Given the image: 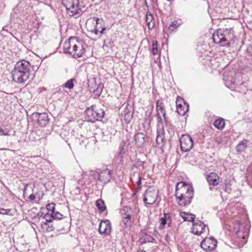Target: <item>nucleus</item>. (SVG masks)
Returning a JSON list of instances; mask_svg holds the SVG:
<instances>
[{"label": "nucleus", "instance_id": "2", "mask_svg": "<svg viewBox=\"0 0 252 252\" xmlns=\"http://www.w3.org/2000/svg\"><path fill=\"white\" fill-rule=\"evenodd\" d=\"M193 195L194 191L191 186L183 182L177 183L175 197L180 206H186L189 205Z\"/></svg>", "mask_w": 252, "mask_h": 252}, {"label": "nucleus", "instance_id": "6", "mask_svg": "<svg viewBox=\"0 0 252 252\" xmlns=\"http://www.w3.org/2000/svg\"><path fill=\"white\" fill-rule=\"evenodd\" d=\"M224 80L225 86L232 91H235L240 93H245L247 90V86L243 82L233 78L231 80L225 78Z\"/></svg>", "mask_w": 252, "mask_h": 252}, {"label": "nucleus", "instance_id": "27", "mask_svg": "<svg viewBox=\"0 0 252 252\" xmlns=\"http://www.w3.org/2000/svg\"><path fill=\"white\" fill-rule=\"evenodd\" d=\"M132 211L131 209L127 206H125L122 210V217L126 216V217L131 218Z\"/></svg>", "mask_w": 252, "mask_h": 252}, {"label": "nucleus", "instance_id": "36", "mask_svg": "<svg viewBox=\"0 0 252 252\" xmlns=\"http://www.w3.org/2000/svg\"><path fill=\"white\" fill-rule=\"evenodd\" d=\"M11 211V209H5L3 208H0V214L9 215Z\"/></svg>", "mask_w": 252, "mask_h": 252}, {"label": "nucleus", "instance_id": "44", "mask_svg": "<svg viewBox=\"0 0 252 252\" xmlns=\"http://www.w3.org/2000/svg\"><path fill=\"white\" fill-rule=\"evenodd\" d=\"M94 19L95 20L96 24H98V21L100 20V19L98 18L94 17Z\"/></svg>", "mask_w": 252, "mask_h": 252}, {"label": "nucleus", "instance_id": "15", "mask_svg": "<svg viewBox=\"0 0 252 252\" xmlns=\"http://www.w3.org/2000/svg\"><path fill=\"white\" fill-rule=\"evenodd\" d=\"M98 232L100 234L109 235L111 232V224L108 220H102L99 223Z\"/></svg>", "mask_w": 252, "mask_h": 252}, {"label": "nucleus", "instance_id": "39", "mask_svg": "<svg viewBox=\"0 0 252 252\" xmlns=\"http://www.w3.org/2000/svg\"><path fill=\"white\" fill-rule=\"evenodd\" d=\"M160 220L161 225H162L163 226H164L167 223V220L164 217L161 218L160 219Z\"/></svg>", "mask_w": 252, "mask_h": 252}, {"label": "nucleus", "instance_id": "49", "mask_svg": "<svg viewBox=\"0 0 252 252\" xmlns=\"http://www.w3.org/2000/svg\"><path fill=\"white\" fill-rule=\"evenodd\" d=\"M136 252H146L144 250H138Z\"/></svg>", "mask_w": 252, "mask_h": 252}, {"label": "nucleus", "instance_id": "5", "mask_svg": "<svg viewBox=\"0 0 252 252\" xmlns=\"http://www.w3.org/2000/svg\"><path fill=\"white\" fill-rule=\"evenodd\" d=\"M62 3L66 8V12L69 16H79L82 15V10L78 7L79 0H62Z\"/></svg>", "mask_w": 252, "mask_h": 252}, {"label": "nucleus", "instance_id": "33", "mask_svg": "<svg viewBox=\"0 0 252 252\" xmlns=\"http://www.w3.org/2000/svg\"><path fill=\"white\" fill-rule=\"evenodd\" d=\"M152 53L153 55H156L158 53V41L156 40L153 42Z\"/></svg>", "mask_w": 252, "mask_h": 252}, {"label": "nucleus", "instance_id": "31", "mask_svg": "<svg viewBox=\"0 0 252 252\" xmlns=\"http://www.w3.org/2000/svg\"><path fill=\"white\" fill-rule=\"evenodd\" d=\"M75 81L76 79L75 78H71V79L68 80L65 83H64L63 85V87L65 88L71 90L74 87V82Z\"/></svg>", "mask_w": 252, "mask_h": 252}, {"label": "nucleus", "instance_id": "41", "mask_svg": "<svg viewBox=\"0 0 252 252\" xmlns=\"http://www.w3.org/2000/svg\"><path fill=\"white\" fill-rule=\"evenodd\" d=\"M163 217L168 221L170 220L171 215L169 213H165Z\"/></svg>", "mask_w": 252, "mask_h": 252}, {"label": "nucleus", "instance_id": "16", "mask_svg": "<svg viewBox=\"0 0 252 252\" xmlns=\"http://www.w3.org/2000/svg\"><path fill=\"white\" fill-rule=\"evenodd\" d=\"M32 116L37 119L38 123L42 127L45 126L49 122L48 116L46 113H38L36 112L33 113Z\"/></svg>", "mask_w": 252, "mask_h": 252}, {"label": "nucleus", "instance_id": "4", "mask_svg": "<svg viewBox=\"0 0 252 252\" xmlns=\"http://www.w3.org/2000/svg\"><path fill=\"white\" fill-rule=\"evenodd\" d=\"M85 113L87 120L91 122L101 121L105 114L104 111L96 105H92L90 107H88L86 109Z\"/></svg>", "mask_w": 252, "mask_h": 252}, {"label": "nucleus", "instance_id": "29", "mask_svg": "<svg viewBox=\"0 0 252 252\" xmlns=\"http://www.w3.org/2000/svg\"><path fill=\"white\" fill-rule=\"evenodd\" d=\"M122 223L124 225L123 227H127L130 226L132 223L131 218L126 216L122 217Z\"/></svg>", "mask_w": 252, "mask_h": 252}, {"label": "nucleus", "instance_id": "30", "mask_svg": "<svg viewBox=\"0 0 252 252\" xmlns=\"http://www.w3.org/2000/svg\"><path fill=\"white\" fill-rule=\"evenodd\" d=\"M231 185L230 184V182L225 180V182H224L222 184V189L225 192H226L228 193H230L231 192Z\"/></svg>", "mask_w": 252, "mask_h": 252}, {"label": "nucleus", "instance_id": "34", "mask_svg": "<svg viewBox=\"0 0 252 252\" xmlns=\"http://www.w3.org/2000/svg\"><path fill=\"white\" fill-rule=\"evenodd\" d=\"M152 112H153V107L149 111H147V112H146L145 119H146V121H147L148 120L149 122H151V116Z\"/></svg>", "mask_w": 252, "mask_h": 252}, {"label": "nucleus", "instance_id": "10", "mask_svg": "<svg viewBox=\"0 0 252 252\" xmlns=\"http://www.w3.org/2000/svg\"><path fill=\"white\" fill-rule=\"evenodd\" d=\"M177 112L181 116H184L188 111L189 104L185 100L179 96L176 100Z\"/></svg>", "mask_w": 252, "mask_h": 252}, {"label": "nucleus", "instance_id": "13", "mask_svg": "<svg viewBox=\"0 0 252 252\" xmlns=\"http://www.w3.org/2000/svg\"><path fill=\"white\" fill-rule=\"evenodd\" d=\"M213 41L220 46L229 47L230 43L229 42L225 43L223 38L222 32H221V29L218 30L213 35Z\"/></svg>", "mask_w": 252, "mask_h": 252}, {"label": "nucleus", "instance_id": "51", "mask_svg": "<svg viewBox=\"0 0 252 252\" xmlns=\"http://www.w3.org/2000/svg\"><path fill=\"white\" fill-rule=\"evenodd\" d=\"M168 1H172V0H167Z\"/></svg>", "mask_w": 252, "mask_h": 252}, {"label": "nucleus", "instance_id": "48", "mask_svg": "<svg viewBox=\"0 0 252 252\" xmlns=\"http://www.w3.org/2000/svg\"><path fill=\"white\" fill-rule=\"evenodd\" d=\"M102 89L101 88V91L100 92H98V93H97L96 94L97 95V96H99L100 95V94H101V92L102 91Z\"/></svg>", "mask_w": 252, "mask_h": 252}, {"label": "nucleus", "instance_id": "45", "mask_svg": "<svg viewBox=\"0 0 252 252\" xmlns=\"http://www.w3.org/2000/svg\"><path fill=\"white\" fill-rule=\"evenodd\" d=\"M94 33L96 34H97L98 33V30H97V29H96V27L94 28Z\"/></svg>", "mask_w": 252, "mask_h": 252}, {"label": "nucleus", "instance_id": "47", "mask_svg": "<svg viewBox=\"0 0 252 252\" xmlns=\"http://www.w3.org/2000/svg\"><path fill=\"white\" fill-rule=\"evenodd\" d=\"M176 26V24H174V22H173L171 25H170L169 28H170L171 27H172V26L173 27V26Z\"/></svg>", "mask_w": 252, "mask_h": 252}, {"label": "nucleus", "instance_id": "26", "mask_svg": "<svg viewBox=\"0 0 252 252\" xmlns=\"http://www.w3.org/2000/svg\"><path fill=\"white\" fill-rule=\"evenodd\" d=\"M214 125L218 129L221 130L224 127L225 122L223 119L219 118L215 121Z\"/></svg>", "mask_w": 252, "mask_h": 252}, {"label": "nucleus", "instance_id": "12", "mask_svg": "<svg viewBox=\"0 0 252 252\" xmlns=\"http://www.w3.org/2000/svg\"><path fill=\"white\" fill-rule=\"evenodd\" d=\"M217 244V241L215 239L211 237L206 238L201 242V247L206 251H210L216 248Z\"/></svg>", "mask_w": 252, "mask_h": 252}, {"label": "nucleus", "instance_id": "40", "mask_svg": "<svg viewBox=\"0 0 252 252\" xmlns=\"http://www.w3.org/2000/svg\"><path fill=\"white\" fill-rule=\"evenodd\" d=\"M247 52L248 54L251 56L252 58V45H250L247 48Z\"/></svg>", "mask_w": 252, "mask_h": 252}, {"label": "nucleus", "instance_id": "46", "mask_svg": "<svg viewBox=\"0 0 252 252\" xmlns=\"http://www.w3.org/2000/svg\"><path fill=\"white\" fill-rule=\"evenodd\" d=\"M105 30V28H102V30H101V31L100 32V33H101V34L103 33V32Z\"/></svg>", "mask_w": 252, "mask_h": 252}, {"label": "nucleus", "instance_id": "11", "mask_svg": "<svg viewBox=\"0 0 252 252\" xmlns=\"http://www.w3.org/2000/svg\"><path fill=\"white\" fill-rule=\"evenodd\" d=\"M98 173V180L100 182L106 184L110 182L112 177V171L108 168L100 171L99 169Z\"/></svg>", "mask_w": 252, "mask_h": 252}, {"label": "nucleus", "instance_id": "38", "mask_svg": "<svg viewBox=\"0 0 252 252\" xmlns=\"http://www.w3.org/2000/svg\"><path fill=\"white\" fill-rule=\"evenodd\" d=\"M50 216H51V215H50L48 214H46L45 215V218L47 221L50 222L52 221L53 220H54L53 218H50Z\"/></svg>", "mask_w": 252, "mask_h": 252}, {"label": "nucleus", "instance_id": "21", "mask_svg": "<svg viewBox=\"0 0 252 252\" xmlns=\"http://www.w3.org/2000/svg\"><path fill=\"white\" fill-rule=\"evenodd\" d=\"M146 135L143 133L138 132L135 135L134 140L137 146L141 147L145 142Z\"/></svg>", "mask_w": 252, "mask_h": 252}, {"label": "nucleus", "instance_id": "17", "mask_svg": "<svg viewBox=\"0 0 252 252\" xmlns=\"http://www.w3.org/2000/svg\"><path fill=\"white\" fill-rule=\"evenodd\" d=\"M221 32H222L225 43L227 42L230 43V41L235 37L234 31L232 28L221 30Z\"/></svg>", "mask_w": 252, "mask_h": 252}, {"label": "nucleus", "instance_id": "32", "mask_svg": "<svg viewBox=\"0 0 252 252\" xmlns=\"http://www.w3.org/2000/svg\"><path fill=\"white\" fill-rule=\"evenodd\" d=\"M50 218H53L56 220H61L63 218V215L59 212H53L51 214Z\"/></svg>", "mask_w": 252, "mask_h": 252}, {"label": "nucleus", "instance_id": "1", "mask_svg": "<svg viewBox=\"0 0 252 252\" xmlns=\"http://www.w3.org/2000/svg\"><path fill=\"white\" fill-rule=\"evenodd\" d=\"M32 68L36 71L38 67L36 66L35 68L29 62L25 60L18 62L12 71L13 80L19 84H24L30 78Z\"/></svg>", "mask_w": 252, "mask_h": 252}, {"label": "nucleus", "instance_id": "25", "mask_svg": "<svg viewBox=\"0 0 252 252\" xmlns=\"http://www.w3.org/2000/svg\"><path fill=\"white\" fill-rule=\"evenodd\" d=\"M248 142L247 140H243L241 141L236 146V150L237 152H242L245 151Z\"/></svg>", "mask_w": 252, "mask_h": 252}, {"label": "nucleus", "instance_id": "9", "mask_svg": "<svg viewBox=\"0 0 252 252\" xmlns=\"http://www.w3.org/2000/svg\"><path fill=\"white\" fill-rule=\"evenodd\" d=\"M156 109L157 111V117L158 122L162 124L166 122V111L164 108V104L159 100L156 102Z\"/></svg>", "mask_w": 252, "mask_h": 252}, {"label": "nucleus", "instance_id": "50", "mask_svg": "<svg viewBox=\"0 0 252 252\" xmlns=\"http://www.w3.org/2000/svg\"><path fill=\"white\" fill-rule=\"evenodd\" d=\"M179 103H182V104H183V101H180V102H179Z\"/></svg>", "mask_w": 252, "mask_h": 252}, {"label": "nucleus", "instance_id": "37", "mask_svg": "<svg viewBox=\"0 0 252 252\" xmlns=\"http://www.w3.org/2000/svg\"><path fill=\"white\" fill-rule=\"evenodd\" d=\"M0 132V135H9V130H7V129H2V131Z\"/></svg>", "mask_w": 252, "mask_h": 252}, {"label": "nucleus", "instance_id": "42", "mask_svg": "<svg viewBox=\"0 0 252 252\" xmlns=\"http://www.w3.org/2000/svg\"><path fill=\"white\" fill-rule=\"evenodd\" d=\"M28 185L26 184L25 186L24 189V195H28Z\"/></svg>", "mask_w": 252, "mask_h": 252}, {"label": "nucleus", "instance_id": "18", "mask_svg": "<svg viewBox=\"0 0 252 252\" xmlns=\"http://www.w3.org/2000/svg\"><path fill=\"white\" fill-rule=\"evenodd\" d=\"M139 242L141 244H144L148 242H152L156 243L155 238L145 232H141L140 234Z\"/></svg>", "mask_w": 252, "mask_h": 252}, {"label": "nucleus", "instance_id": "7", "mask_svg": "<svg viewBox=\"0 0 252 252\" xmlns=\"http://www.w3.org/2000/svg\"><path fill=\"white\" fill-rule=\"evenodd\" d=\"M158 191L154 187H149L145 191L144 197V202L145 204L152 205L157 200Z\"/></svg>", "mask_w": 252, "mask_h": 252}, {"label": "nucleus", "instance_id": "28", "mask_svg": "<svg viewBox=\"0 0 252 252\" xmlns=\"http://www.w3.org/2000/svg\"><path fill=\"white\" fill-rule=\"evenodd\" d=\"M96 206L100 212H103L106 209L104 201L101 199L96 201Z\"/></svg>", "mask_w": 252, "mask_h": 252}, {"label": "nucleus", "instance_id": "22", "mask_svg": "<svg viewBox=\"0 0 252 252\" xmlns=\"http://www.w3.org/2000/svg\"><path fill=\"white\" fill-rule=\"evenodd\" d=\"M157 138L156 142L159 145L163 142L164 134V130L163 127L159 128L157 131Z\"/></svg>", "mask_w": 252, "mask_h": 252}, {"label": "nucleus", "instance_id": "23", "mask_svg": "<svg viewBox=\"0 0 252 252\" xmlns=\"http://www.w3.org/2000/svg\"><path fill=\"white\" fill-rule=\"evenodd\" d=\"M180 216L185 221L193 222L195 219V216L192 214L182 212L180 213Z\"/></svg>", "mask_w": 252, "mask_h": 252}, {"label": "nucleus", "instance_id": "19", "mask_svg": "<svg viewBox=\"0 0 252 252\" xmlns=\"http://www.w3.org/2000/svg\"><path fill=\"white\" fill-rule=\"evenodd\" d=\"M207 180L209 184L214 186H217L219 184V178L215 173H211L207 176Z\"/></svg>", "mask_w": 252, "mask_h": 252}, {"label": "nucleus", "instance_id": "3", "mask_svg": "<svg viewBox=\"0 0 252 252\" xmlns=\"http://www.w3.org/2000/svg\"><path fill=\"white\" fill-rule=\"evenodd\" d=\"M63 52L65 54L71 55L73 58H78L82 56L85 52L80 42L77 37H71L63 43Z\"/></svg>", "mask_w": 252, "mask_h": 252}, {"label": "nucleus", "instance_id": "20", "mask_svg": "<svg viewBox=\"0 0 252 252\" xmlns=\"http://www.w3.org/2000/svg\"><path fill=\"white\" fill-rule=\"evenodd\" d=\"M130 180L133 184L136 183L137 184V190L141 189V177L138 172H134L131 175Z\"/></svg>", "mask_w": 252, "mask_h": 252}, {"label": "nucleus", "instance_id": "8", "mask_svg": "<svg viewBox=\"0 0 252 252\" xmlns=\"http://www.w3.org/2000/svg\"><path fill=\"white\" fill-rule=\"evenodd\" d=\"M180 148L183 152L189 151L193 147V140L189 135L183 134L180 139Z\"/></svg>", "mask_w": 252, "mask_h": 252}, {"label": "nucleus", "instance_id": "43", "mask_svg": "<svg viewBox=\"0 0 252 252\" xmlns=\"http://www.w3.org/2000/svg\"><path fill=\"white\" fill-rule=\"evenodd\" d=\"M29 198L30 199V200L32 201L35 199V196L32 193L29 195Z\"/></svg>", "mask_w": 252, "mask_h": 252}, {"label": "nucleus", "instance_id": "24", "mask_svg": "<svg viewBox=\"0 0 252 252\" xmlns=\"http://www.w3.org/2000/svg\"><path fill=\"white\" fill-rule=\"evenodd\" d=\"M147 24L148 26L149 29H152L154 27L155 22L154 20V17L153 15L151 14H148V13L146 14V20Z\"/></svg>", "mask_w": 252, "mask_h": 252}, {"label": "nucleus", "instance_id": "14", "mask_svg": "<svg viewBox=\"0 0 252 252\" xmlns=\"http://www.w3.org/2000/svg\"><path fill=\"white\" fill-rule=\"evenodd\" d=\"M206 227L208 230V228L202 221L197 220L196 222H193L192 232L197 235H200L202 233L206 232Z\"/></svg>", "mask_w": 252, "mask_h": 252}, {"label": "nucleus", "instance_id": "35", "mask_svg": "<svg viewBox=\"0 0 252 252\" xmlns=\"http://www.w3.org/2000/svg\"><path fill=\"white\" fill-rule=\"evenodd\" d=\"M46 208L48 211L52 212V213H53V212H55V208L54 203L48 204L47 205Z\"/></svg>", "mask_w": 252, "mask_h": 252}]
</instances>
